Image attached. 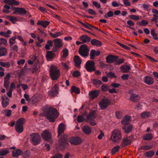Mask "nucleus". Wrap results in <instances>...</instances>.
<instances>
[{
  "label": "nucleus",
  "mask_w": 158,
  "mask_h": 158,
  "mask_svg": "<svg viewBox=\"0 0 158 158\" xmlns=\"http://www.w3.org/2000/svg\"><path fill=\"white\" fill-rule=\"evenodd\" d=\"M43 114L49 122L52 123L55 121L59 115L57 110L52 107L47 109L44 111Z\"/></svg>",
  "instance_id": "1"
},
{
  "label": "nucleus",
  "mask_w": 158,
  "mask_h": 158,
  "mask_svg": "<svg viewBox=\"0 0 158 158\" xmlns=\"http://www.w3.org/2000/svg\"><path fill=\"white\" fill-rule=\"evenodd\" d=\"M50 69L49 74L51 78L53 80H56L58 79L60 75L59 70L54 65H51Z\"/></svg>",
  "instance_id": "2"
},
{
  "label": "nucleus",
  "mask_w": 158,
  "mask_h": 158,
  "mask_svg": "<svg viewBox=\"0 0 158 158\" xmlns=\"http://www.w3.org/2000/svg\"><path fill=\"white\" fill-rule=\"evenodd\" d=\"M122 138V134L119 130L115 129L112 132L111 139L114 143L119 142Z\"/></svg>",
  "instance_id": "3"
},
{
  "label": "nucleus",
  "mask_w": 158,
  "mask_h": 158,
  "mask_svg": "<svg viewBox=\"0 0 158 158\" xmlns=\"http://www.w3.org/2000/svg\"><path fill=\"white\" fill-rule=\"evenodd\" d=\"M95 112L94 110H91L89 114L87 115L85 119V121L88 122L92 126H94L97 125L95 122Z\"/></svg>",
  "instance_id": "4"
},
{
  "label": "nucleus",
  "mask_w": 158,
  "mask_h": 158,
  "mask_svg": "<svg viewBox=\"0 0 158 158\" xmlns=\"http://www.w3.org/2000/svg\"><path fill=\"white\" fill-rule=\"evenodd\" d=\"M25 122V118H19L17 121L15 126V129L17 132L21 133L23 131V126Z\"/></svg>",
  "instance_id": "5"
},
{
  "label": "nucleus",
  "mask_w": 158,
  "mask_h": 158,
  "mask_svg": "<svg viewBox=\"0 0 158 158\" xmlns=\"http://www.w3.org/2000/svg\"><path fill=\"white\" fill-rule=\"evenodd\" d=\"M31 143L33 145L39 144L41 141V137L38 133H34L30 135Z\"/></svg>",
  "instance_id": "6"
},
{
  "label": "nucleus",
  "mask_w": 158,
  "mask_h": 158,
  "mask_svg": "<svg viewBox=\"0 0 158 158\" xmlns=\"http://www.w3.org/2000/svg\"><path fill=\"white\" fill-rule=\"evenodd\" d=\"M89 51V50L86 44H83L80 46L78 50V53L81 56L85 57L88 56Z\"/></svg>",
  "instance_id": "7"
},
{
  "label": "nucleus",
  "mask_w": 158,
  "mask_h": 158,
  "mask_svg": "<svg viewBox=\"0 0 158 158\" xmlns=\"http://www.w3.org/2000/svg\"><path fill=\"white\" fill-rule=\"evenodd\" d=\"M54 46L52 48V51L54 52H57L59 49L62 47L63 44L60 39H56L53 40Z\"/></svg>",
  "instance_id": "8"
},
{
  "label": "nucleus",
  "mask_w": 158,
  "mask_h": 158,
  "mask_svg": "<svg viewBox=\"0 0 158 158\" xmlns=\"http://www.w3.org/2000/svg\"><path fill=\"white\" fill-rule=\"evenodd\" d=\"M86 70L89 72H91L96 70L95 67V63L92 60H88L85 64Z\"/></svg>",
  "instance_id": "9"
},
{
  "label": "nucleus",
  "mask_w": 158,
  "mask_h": 158,
  "mask_svg": "<svg viewBox=\"0 0 158 158\" xmlns=\"http://www.w3.org/2000/svg\"><path fill=\"white\" fill-rule=\"evenodd\" d=\"M67 137V135H64L59 139L58 142L60 147H64L68 145Z\"/></svg>",
  "instance_id": "10"
},
{
  "label": "nucleus",
  "mask_w": 158,
  "mask_h": 158,
  "mask_svg": "<svg viewBox=\"0 0 158 158\" xmlns=\"http://www.w3.org/2000/svg\"><path fill=\"white\" fill-rule=\"evenodd\" d=\"M41 136L45 140L47 141H50L52 139L51 133L47 130L44 131L41 134Z\"/></svg>",
  "instance_id": "11"
},
{
  "label": "nucleus",
  "mask_w": 158,
  "mask_h": 158,
  "mask_svg": "<svg viewBox=\"0 0 158 158\" xmlns=\"http://www.w3.org/2000/svg\"><path fill=\"white\" fill-rule=\"evenodd\" d=\"M110 102L107 98L102 100L99 103L101 109H104L106 108L110 104Z\"/></svg>",
  "instance_id": "12"
},
{
  "label": "nucleus",
  "mask_w": 158,
  "mask_h": 158,
  "mask_svg": "<svg viewBox=\"0 0 158 158\" xmlns=\"http://www.w3.org/2000/svg\"><path fill=\"white\" fill-rule=\"evenodd\" d=\"M69 141L72 144L77 145L81 143L82 140L78 137H71L69 139Z\"/></svg>",
  "instance_id": "13"
},
{
  "label": "nucleus",
  "mask_w": 158,
  "mask_h": 158,
  "mask_svg": "<svg viewBox=\"0 0 158 158\" xmlns=\"http://www.w3.org/2000/svg\"><path fill=\"white\" fill-rule=\"evenodd\" d=\"M117 58V56L111 54L109 55L106 57V62L109 64L112 63L115 64Z\"/></svg>",
  "instance_id": "14"
},
{
  "label": "nucleus",
  "mask_w": 158,
  "mask_h": 158,
  "mask_svg": "<svg viewBox=\"0 0 158 158\" xmlns=\"http://www.w3.org/2000/svg\"><path fill=\"white\" fill-rule=\"evenodd\" d=\"M10 73H7L4 77V86L7 90L10 85Z\"/></svg>",
  "instance_id": "15"
},
{
  "label": "nucleus",
  "mask_w": 158,
  "mask_h": 158,
  "mask_svg": "<svg viewBox=\"0 0 158 158\" xmlns=\"http://www.w3.org/2000/svg\"><path fill=\"white\" fill-rule=\"evenodd\" d=\"M15 11L13 14H15L17 15L21 14H25L27 11L23 8H15Z\"/></svg>",
  "instance_id": "16"
},
{
  "label": "nucleus",
  "mask_w": 158,
  "mask_h": 158,
  "mask_svg": "<svg viewBox=\"0 0 158 158\" xmlns=\"http://www.w3.org/2000/svg\"><path fill=\"white\" fill-rule=\"evenodd\" d=\"M2 100V106L5 108L8 106L9 104V99L6 95H4L1 97Z\"/></svg>",
  "instance_id": "17"
},
{
  "label": "nucleus",
  "mask_w": 158,
  "mask_h": 158,
  "mask_svg": "<svg viewBox=\"0 0 158 158\" xmlns=\"http://www.w3.org/2000/svg\"><path fill=\"white\" fill-rule=\"evenodd\" d=\"M131 121V118L130 116H126L122 119L121 123L122 124L124 125H127L129 124Z\"/></svg>",
  "instance_id": "18"
},
{
  "label": "nucleus",
  "mask_w": 158,
  "mask_h": 158,
  "mask_svg": "<svg viewBox=\"0 0 158 158\" xmlns=\"http://www.w3.org/2000/svg\"><path fill=\"white\" fill-rule=\"evenodd\" d=\"M74 60L75 66L77 68H79L81 63V60L80 57L78 56H74Z\"/></svg>",
  "instance_id": "19"
},
{
  "label": "nucleus",
  "mask_w": 158,
  "mask_h": 158,
  "mask_svg": "<svg viewBox=\"0 0 158 158\" xmlns=\"http://www.w3.org/2000/svg\"><path fill=\"white\" fill-rule=\"evenodd\" d=\"M99 91L94 90L90 91L89 93L90 98L94 99L97 97L99 95Z\"/></svg>",
  "instance_id": "20"
},
{
  "label": "nucleus",
  "mask_w": 158,
  "mask_h": 158,
  "mask_svg": "<svg viewBox=\"0 0 158 158\" xmlns=\"http://www.w3.org/2000/svg\"><path fill=\"white\" fill-rule=\"evenodd\" d=\"M80 40L84 44L90 41L91 39L90 37L86 35H82L80 37Z\"/></svg>",
  "instance_id": "21"
},
{
  "label": "nucleus",
  "mask_w": 158,
  "mask_h": 158,
  "mask_svg": "<svg viewBox=\"0 0 158 158\" xmlns=\"http://www.w3.org/2000/svg\"><path fill=\"white\" fill-rule=\"evenodd\" d=\"M83 132L85 134L89 135L91 133V127L87 125L83 126L82 127Z\"/></svg>",
  "instance_id": "22"
},
{
  "label": "nucleus",
  "mask_w": 158,
  "mask_h": 158,
  "mask_svg": "<svg viewBox=\"0 0 158 158\" xmlns=\"http://www.w3.org/2000/svg\"><path fill=\"white\" fill-rule=\"evenodd\" d=\"M144 81V82L148 85H152L154 82L153 79L149 76L145 77Z\"/></svg>",
  "instance_id": "23"
},
{
  "label": "nucleus",
  "mask_w": 158,
  "mask_h": 158,
  "mask_svg": "<svg viewBox=\"0 0 158 158\" xmlns=\"http://www.w3.org/2000/svg\"><path fill=\"white\" fill-rule=\"evenodd\" d=\"M100 54V51H96L95 50H92L90 52V58L91 59H94L95 58V56H98Z\"/></svg>",
  "instance_id": "24"
},
{
  "label": "nucleus",
  "mask_w": 158,
  "mask_h": 158,
  "mask_svg": "<svg viewBox=\"0 0 158 158\" xmlns=\"http://www.w3.org/2000/svg\"><path fill=\"white\" fill-rule=\"evenodd\" d=\"M131 143V140L129 139L127 137L124 138L122 141V145L124 146L130 145Z\"/></svg>",
  "instance_id": "25"
},
{
  "label": "nucleus",
  "mask_w": 158,
  "mask_h": 158,
  "mask_svg": "<svg viewBox=\"0 0 158 158\" xmlns=\"http://www.w3.org/2000/svg\"><path fill=\"white\" fill-rule=\"evenodd\" d=\"M64 126L63 123H61L59 125L58 128V136L64 132Z\"/></svg>",
  "instance_id": "26"
},
{
  "label": "nucleus",
  "mask_w": 158,
  "mask_h": 158,
  "mask_svg": "<svg viewBox=\"0 0 158 158\" xmlns=\"http://www.w3.org/2000/svg\"><path fill=\"white\" fill-rule=\"evenodd\" d=\"M4 2L9 5H18L19 4V2L15 0H4Z\"/></svg>",
  "instance_id": "27"
},
{
  "label": "nucleus",
  "mask_w": 158,
  "mask_h": 158,
  "mask_svg": "<svg viewBox=\"0 0 158 158\" xmlns=\"http://www.w3.org/2000/svg\"><path fill=\"white\" fill-rule=\"evenodd\" d=\"M12 152V156L15 157H17L19 156L22 155L23 153V152L20 149L14 150Z\"/></svg>",
  "instance_id": "28"
},
{
  "label": "nucleus",
  "mask_w": 158,
  "mask_h": 158,
  "mask_svg": "<svg viewBox=\"0 0 158 158\" xmlns=\"http://www.w3.org/2000/svg\"><path fill=\"white\" fill-rule=\"evenodd\" d=\"M91 44L93 45H95L98 47L101 46L102 44L101 42L95 39H93L91 40Z\"/></svg>",
  "instance_id": "29"
},
{
  "label": "nucleus",
  "mask_w": 158,
  "mask_h": 158,
  "mask_svg": "<svg viewBox=\"0 0 158 158\" xmlns=\"http://www.w3.org/2000/svg\"><path fill=\"white\" fill-rule=\"evenodd\" d=\"M58 91L59 90H55L54 88H51L48 91V93L50 96L54 97L58 94Z\"/></svg>",
  "instance_id": "30"
},
{
  "label": "nucleus",
  "mask_w": 158,
  "mask_h": 158,
  "mask_svg": "<svg viewBox=\"0 0 158 158\" xmlns=\"http://www.w3.org/2000/svg\"><path fill=\"white\" fill-rule=\"evenodd\" d=\"M50 23V22L47 21L39 20L37 23L38 25H40L44 28H46Z\"/></svg>",
  "instance_id": "31"
},
{
  "label": "nucleus",
  "mask_w": 158,
  "mask_h": 158,
  "mask_svg": "<svg viewBox=\"0 0 158 158\" xmlns=\"http://www.w3.org/2000/svg\"><path fill=\"white\" fill-rule=\"evenodd\" d=\"M7 54V49L4 47L0 48V57L5 56Z\"/></svg>",
  "instance_id": "32"
},
{
  "label": "nucleus",
  "mask_w": 158,
  "mask_h": 158,
  "mask_svg": "<svg viewBox=\"0 0 158 158\" xmlns=\"http://www.w3.org/2000/svg\"><path fill=\"white\" fill-rule=\"evenodd\" d=\"M122 73H128L131 69L130 66L128 65L123 66L120 68Z\"/></svg>",
  "instance_id": "33"
},
{
  "label": "nucleus",
  "mask_w": 158,
  "mask_h": 158,
  "mask_svg": "<svg viewBox=\"0 0 158 158\" xmlns=\"http://www.w3.org/2000/svg\"><path fill=\"white\" fill-rule=\"evenodd\" d=\"M140 98V97L138 95L132 94L130 97V99L134 102H137L139 100Z\"/></svg>",
  "instance_id": "34"
},
{
  "label": "nucleus",
  "mask_w": 158,
  "mask_h": 158,
  "mask_svg": "<svg viewBox=\"0 0 158 158\" xmlns=\"http://www.w3.org/2000/svg\"><path fill=\"white\" fill-rule=\"evenodd\" d=\"M70 90L72 93L73 92L78 94L80 92V89L74 86H73L71 87Z\"/></svg>",
  "instance_id": "35"
},
{
  "label": "nucleus",
  "mask_w": 158,
  "mask_h": 158,
  "mask_svg": "<svg viewBox=\"0 0 158 158\" xmlns=\"http://www.w3.org/2000/svg\"><path fill=\"white\" fill-rule=\"evenodd\" d=\"M40 68V66L39 64H34L33 68L31 69V72L34 73L37 71Z\"/></svg>",
  "instance_id": "36"
},
{
  "label": "nucleus",
  "mask_w": 158,
  "mask_h": 158,
  "mask_svg": "<svg viewBox=\"0 0 158 158\" xmlns=\"http://www.w3.org/2000/svg\"><path fill=\"white\" fill-rule=\"evenodd\" d=\"M93 84L96 87H98L102 84V82L99 80L93 79Z\"/></svg>",
  "instance_id": "37"
},
{
  "label": "nucleus",
  "mask_w": 158,
  "mask_h": 158,
  "mask_svg": "<svg viewBox=\"0 0 158 158\" xmlns=\"http://www.w3.org/2000/svg\"><path fill=\"white\" fill-rule=\"evenodd\" d=\"M153 138V136L151 134L148 133L143 136V139L145 140H151Z\"/></svg>",
  "instance_id": "38"
},
{
  "label": "nucleus",
  "mask_w": 158,
  "mask_h": 158,
  "mask_svg": "<svg viewBox=\"0 0 158 158\" xmlns=\"http://www.w3.org/2000/svg\"><path fill=\"white\" fill-rule=\"evenodd\" d=\"M53 46V42L50 40H48L47 42V44L45 45V48L46 49L49 50L50 49V47Z\"/></svg>",
  "instance_id": "39"
},
{
  "label": "nucleus",
  "mask_w": 158,
  "mask_h": 158,
  "mask_svg": "<svg viewBox=\"0 0 158 158\" xmlns=\"http://www.w3.org/2000/svg\"><path fill=\"white\" fill-rule=\"evenodd\" d=\"M132 127L131 126L129 125L127 127H122L123 130L124 131V132L125 133H128L131 132L132 130Z\"/></svg>",
  "instance_id": "40"
},
{
  "label": "nucleus",
  "mask_w": 158,
  "mask_h": 158,
  "mask_svg": "<svg viewBox=\"0 0 158 158\" xmlns=\"http://www.w3.org/2000/svg\"><path fill=\"white\" fill-rule=\"evenodd\" d=\"M125 60V59L123 58L118 59V57L117 56V58H116V60L115 61L114 64L115 65H120L123 63Z\"/></svg>",
  "instance_id": "41"
},
{
  "label": "nucleus",
  "mask_w": 158,
  "mask_h": 158,
  "mask_svg": "<svg viewBox=\"0 0 158 158\" xmlns=\"http://www.w3.org/2000/svg\"><path fill=\"white\" fill-rule=\"evenodd\" d=\"M55 56V54L51 51H48L47 52L46 57L47 58L51 59L53 57Z\"/></svg>",
  "instance_id": "42"
},
{
  "label": "nucleus",
  "mask_w": 158,
  "mask_h": 158,
  "mask_svg": "<svg viewBox=\"0 0 158 158\" xmlns=\"http://www.w3.org/2000/svg\"><path fill=\"white\" fill-rule=\"evenodd\" d=\"M120 147L119 146H116L112 148L111 150V153L112 155H114L119 150Z\"/></svg>",
  "instance_id": "43"
},
{
  "label": "nucleus",
  "mask_w": 158,
  "mask_h": 158,
  "mask_svg": "<svg viewBox=\"0 0 158 158\" xmlns=\"http://www.w3.org/2000/svg\"><path fill=\"white\" fill-rule=\"evenodd\" d=\"M151 114L148 112H144L142 113L141 114V117L143 118H147L150 117Z\"/></svg>",
  "instance_id": "44"
},
{
  "label": "nucleus",
  "mask_w": 158,
  "mask_h": 158,
  "mask_svg": "<svg viewBox=\"0 0 158 158\" xmlns=\"http://www.w3.org/2000/svg\"><path fill=\"white\" fill-rule=\"evenodd\" d=\"M62 35V32H57L55 34L52 33L51 32L50 33V36L53 38H56Z\"/></svg>",
  "instance_id": "45"
},
{
  "label": "nucleus",
  "mask_w": 158,
  "mask_h": 158,
  "mask_svg": "<svg viewBox=\"0 0 158 158\" xmlns=\"http://www.w3.org/2000/svg\"><path fill=\"white\" fill-rule=\"evenodd\" d=\"M0 65L3 67H5L7 68H8L10 67V64L9 62L4 63L1 61L0 60Z\"/></svg>",
  "instance_id": "46"
},
{
  "label": "nucleus",
  "mask_w": 158,
  "mask_h": 158,
  "mask_svg": "<svg viewBox=\"0 0 158 158\" xmlns=\"http://www.w3.org/2000/svg\"><path fill=\"white\" fill-rule=\"evenodd\" d=\"M154 152L153 150H151L145 152V155L148 157H151L154 155Z\"/></svg>",
  "instance_id": "47"
},
{
  "label": "nucleus",
  "mask_w": 158,
  "mask_h": 158,
  "mask_svg": "<svg viewBox=\"0 0 158 158\" xmlns=\"http://www.w3.org/2000/svg\"><path fill=\"white\" fill-rule=\"evenodd\" d=\"M152 146L150 145H145L141 146L139 148V149L140 150H148L152 149Z\"/></svg>",
  "instance_id": "48"
},
{
  "label": "nucleus",
  "mask_w": 158,
  "mask_h": 158,
  "mask_svg": "<svg viewBox=\"0 0 158 158\" xmlns=\"http://www.w3.org/2000/svg\"><path fill=\"white\" fill-rule=\"evenodd\" d=\"M16 38V36H15L9 39V43L10 44V47L12 46L13 44L15 43Z\"/></svg>",
  "instance_id": "49"
},
{
  "label": "nucleus",
  "mask_w": 158,
  "mask_h": 158,
  "mask_svg": "<svg viewBox=\"0 0 158 158\" xmlns=\"http://www.w3.org/2000/svg\"><path fill=\"white\" fill-rule=\"evenodd\" d=\"M9 152V150L5 149L0 151V156H3L7 155Z\"/></svg>",
  "instance_id": "50"
},
{
  "label": "nucleus",
  "mask_w": 158,
  "mask_h": 158,
  "mask_svg": "<svg viewBox=\"0 0 158 158\" xmlns=\"http://www.w3.org/2000/svg\"><path fill=\"white\" fill-rule=\"evenodd\" d=\"M107 76L108 78H110L111 79L113 77H116V76L114 75V73L111 72H110L107 74Z\"/></svg>",
  "instance_id": "51"
},
{
  "label": "nucleus",
  "mask_w": 158,
  "mask_h": 158,
  "mask_svg": "<svg viewBox=\"0 0 158 158\" xmlns=\"http://www.w3.org/2000/svg\"><path fill=\"white\" fill-rule=\"evenodd\" d=\"M85 120V118L81 115H79L77 117V121L79 123H81Z\"/></svg>",
  "instance_id": "52"
},
{
  "label": "nucleus",
  "mask_w": 158,
  "mask_h": 158,
  "mask_svg": "<svg viewBox=\"0 0 158 158\" xmlns=\"http://www.w3.org/2000/svg\"><path fill=\"white\" fill-rule=\"evenodd\" d=\"M115 114L118 118H120L122 117V113L121 111H117L115 113Z\"/></svg>",
  "instance_id": "53"
},
{
  "label": "nucleus",
  "mask_w": 158,
  "mask_h": 158,
  "mask_svg": "<svg viewBox=\"0 0 158 158\" xmlns=\"http://www.w3.org/2000/svg\"><path fill=\"white\" fill-rule=\"evenodd\" d=\"M129 18L130 19L135 20H138L139 19V18L138 16L135 15H130L129 16Z\"/></svg>",
  "instance_id": "54"
},
{
  "label": "nucleus",
  "mask_w": 158,
  "mask_h": 158,
  "mask_svg": "<svg viewBox=\"0 0 158 158\" xmlns=\"http://www.w3.org/2000/svg\"><path fill=\"white\" fill-rule=\"evenodd\" d=\"M5 113H6L5 116L9 117L11 116L12 113L11 111L10 110H8L7 109H5L4 110Z\"/></svg>",
  "instance_id": "55"
},
{
  "label": "nucleus",
  "mask_w": 158,
  "mask_h": 158,
  "mask_svg": "<svg viewBox=\"0 0 158 158\" xmlns=\"http://www.w3.org/2000/svg\"><path fill=\"white\" fill-rule=\"evenodd\" d=\"M68 50L67 48H65L63 50V56L64 57H66L68 55Z\"/></svg>",
  "instance_id": "56"
},
{
  "label": "nucleus",
  "mask_w": 158,
  "mask_h": 158,
  "mask_svg": "<svg viewBox=\"0 0 158 158\" xmlns=\"http://www.w3.org/2000/svg\"><path fill=\"white\" fill-rule=\"evenodd\" d=\"M9 18H10V20L13 23H15V21H18V19L17 18L14 17L12 16H9Z\"/></svg>",
  "instance_id": "57"
},
{
  "label": "nucleus",
  "mask_w": 158,
  "mask_h": 158,
  "mask_svg": "<svg viewBox=\"0 0 158 158\" xmlns=\"http://www.w3.org/2000/svg\"><path fill=\"white\" fill-rule=\"evenodd\" d=\"M108 86L107 85H103L101 86V89L103 91H106L108 90Z\"/></svg>",
  "instance_id": "58"
},
{
  "label": "nucleus",
  "mask_w": 158,
  "mask_h": 158,
  "mask_svg": "<svg viewBox=\"0 0 158 158\" xmlns=\"http://www.w3.org/2000/svg\"><path fill=\"white\" fill-rule=\"evenodd\" d=\"M148 22L146 20H143L141 21V23H139L138 24L140 26H145L148 24Z\"/></svg>",
  "instance_id": "59"
},
{
  "label": "nucleus",
  "mask_w": 158,
  "mask_h": 158,
  "mask_svg": "<svg viewBox=\"0 0 158 158\" xmlns=\"http://www.w3.org/2000/svg\"><path fill=\"white\" fill-rule=\"evenodd\" d=\"M73 75L74 77H77L80 75V73L79 71H75L73 73Z\"/></svg>",
  "instance_id": "60"
},
{
  "label": "nucleus",
  "mask_w": 158,
  "mask_h": 158,
  "mask_svg": "<svg viewBox=\"0 0 158 158\" xmlns=\"http://www.w3.org/2000/svg\"><path fill=\"white\" fill-rule=\"evenodd\" d=\"M88 12L89 14L91 15H96V14L95 11L91 9H89Z\"/></svg>",
  "instance_id": "61"
},
{
  "label": "nucleus",
  "mask_w": 158,
  "mask_h": 158,
  "mask_svg": "<svg viewBox=\"0 0 158 158\" xmlns=\"http://www.w3.org/2000/svg\"><path fill=\"white\" fill-rule=\"evenodd\" d=\"M93 5L96 7L98 8H99L101 7V5L96 1H94L93 2Z\"/></svg>",
  "instance_id": "62"
},
{
  "label": "nucleus",
  "mask_w": 158,
  "mask_h": 158,
  "mask_svg": "<svg viewBox=\"0 0 158 158\" xmlns=\"http://www.w3.org/2000/svg\"><path fill=\"white\" fill-rule=\"evenodd\" d=\"M129 76V75L128 74H124L121 76V78L123 80H127Z\"/></svg>",
  "instance_id": "63"
},
{
  "label": "nucleus",
  "mask_w": 158,
  "mask_h": 158,
  "mask_svg": "<svg viewBox=\"0 0 158 158\" xmlns=\"http://www.w3.org/2000/svg\"><path fill=\"white\" fill-rule=\"evenodd\" d=\"M52 158H62V155L61 154H59L52 156Z\"/></svg>",
  "instance_id": "64"
}]
</instances>
